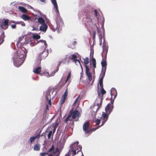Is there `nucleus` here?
<instances>
[{
  "label": "nucleus",
  "instance_id": "nucleus-13",
  "mask_svg": "<svg viewBox=\"0 0 156 156\" xmlns=\"http://www.w3.org/2000/svg\"><path fill=\"white\" fill-rule=\"evenodd\" d=\"M51 3L54 6V8L55 9V12L57 15H59V12L58 9V7L56 0H51Z\"/></svg>",
  "mask_w": 156,
  "mask_h": 156
},
{
  "label": "nucleus",
  "instance_id": "nucleus-4",
  "mask_svg": "<svg viewBox=\"0 0 156 156\" xmlns=\"http://www.w3.org/2000/svg\"><path fill=\"white\" fill-rule=\"evenodd\" d=\"M83 20L85 26H88L90 28L94 27L93 25H96L94 23V17L90 16V13L87 12L84 16Z\"/></svg>",
  "mask_w": 156,
  "mask_h": 156
},
{
  "label": "nucleus",
  "instance_id": "nucleus-11",
  "mask_svg": "<svg viewBox=\"0 0 156 156\" xmlns=\"http://www.w3.org/2000/svg\"><path fill=\"white\" fill-rule=\"evenodd\" d=\"M103 98L101 97L100 94H98V97L94 101V103L95 105H97L98 106L100 107L102 104Z\"/></svg>",
  "mask_w": 156,
  "mask_h": 156
},
{
  "label": "nucleus",
  "instance_id": "nucleus-42",
  "mask_svg": "<svg viewBox=\"0 0 156 156\" xmlns=\"http://www.w3.org/2000/svg\"><path fill=\"white\" fill-rule=\"evenodd\" d=\"M10 26L11 27V28L12 29H14L16 28V24H11Z\"/></svg>",
  "mask_w": 156,
  "mask_h": 156
},
{
  "label": "nucleus",
  "instance_id": "nucleus-50",
  "mask_svg": "<svg viewBox=\"0 0 156 156\" xmlns=\"http://www.w3.org/2000/svg\"><path fill=\"white\" fill-rule=\"evenodd\" d=\"M76 41H75L73 42V44L74 45H76Z\"/></svg>",
  "mask_w": 156,
  "mask_h": 156
},
{
  "label": "nucleus",
  "instance_id": "nucleus-28",
  "mask_svg": "<svg viewBox=\"0 0 156 156\" xmlns=\"http://www.w3.org/2000/svg\"><path fill=\"white\" fill-rule=\"evenodd\" d=\"M83 92H84V91H83ZM83 97V93L81 92L80 94L78 96L76 99L74 104H75L78 101L80 100Z\"/></svg>",
  "mask_w": 156,
  "mask_h": 156
},
{
  "label": "nucleus",
  "instance_id": "nucleus-26",
  "mask_svg": "<svg viewBox=\"0 0 156 156\" xmlns=\"http://www.w3.org/2000/svg\"><path fill=\"white\" fill-rule=\"evenodd\" d=\"M30 38L29 41L27 42H25V43L26 44H27L29 43L30 44V45L31 46H33L34 45L36 44H37L38 43V41H36V40H34V41H33V42L31 43H30Z\"/></svg>",
  "mask_w": 156,
  "mask_h": 156
},
{
  "label": "nucleus",
  "instance_id": "nucleus-46",
  "mask_svg": "<svg viewBox=\"0 0 156 156\" xmlns=\"http://www.w3.org/2000/svg\"><path fill=\"white\" fill-rule=\"evenodd\" d=\"M71 72H70L69 73L67 78H69L71 77Z\"/></svg>",
  "mask_w": 156,
  "mask_h": 156
},
{
  "label": "nucleus",
  "instance_id": "nucleus-1",
  "mask_svg": "<svg viewBox=\"0 0 156 156\" xmlns=\"http://www.w3.org/2000/svg\"><path fill=\"white\" fill-rule=\"evenodd\" d=\"M27 52L26 50L23 48L18 49L14 54L12 60L15 66L19 67L23 63L26 57Z\"/></svg>",
  "mask_w": 156,
  "mask_h": 156
},
{
  "label": "nucleus",
  "instance_id": "nucleus-24",
  "mask_svg": "<svg viewBox=\"0 0 156 156\" xmlns=\"http://www.w3.org/2000/svg\"><path fill=\"white\" fill-rule=\"evenodd\" d=\"M38 23L41 25L46 23L45 20L42 17H40L37 19Z\"/></svg>",
  "mask_w": 156,
  "mask_h": 156
},
{
  "label": "nucleus",
  "instance_id": "nucleus-3",
  "mask_svg": "<svg viewBox=\"0 0 156 156\" xmlns=\"http://www.w3.org/2000/svg\"><path fill=\"white\" fill-rule=\"evenodd\" d=\"M78 143L79 142L77 141L71 144L70 149L66 155L69 156H73L76 154L77 150V153L80 151L82 148V146L80 145H78Z\"/></svg>",
  "mask_w": 156,
  "mask_h": 156
},
{
  "label": "nucleus",
  "instance_id": "nucleus-41",
  "mask_svg": "<svg viewBox=\"0 0 156 156\" xmlns=\"http://www.w3.org/2000/svg\"><path fill=\"white\" fill-rule=\"evenodd\" d=\"M101 120L102 122L103 120H101V118H100V120L98 119L96 120L95 121V122H96V124L97 125H99L100 124V123Z\"/></svg>",
  "mask_w": 156,
  "mask_h": 156
},
{
  "label": "nucleus",
  "instance_id": "nucleus-7",
  "mask_svg": "<svg viewBox=\"0 0 156 156\" xmlns=\"http://www.w3.org/2000/svg\"><path fill=\"white\" fill-rule=\"evenodd\" d=\"M79 113L78 111L75 110L73 112L71 111L69 114L65 119V122H66L69 120L77 121L79 119Z\"/></svg>",
  "mask_w": 156,
  "mask_h": 156
},
{
  "label": "nucleus",
  "instance_id": "nucleus-56",
  "mask_svg": "<svg viewBox=\"0 0 156 156\" xmlns=\"http://www.w3.org/2000/svg\"><path fill=\"white\" fill-rule=\"evenodd\" d=\"M81 77H82V75H81V76H80V78H81Z\"/></svg>",
  "mask_w": 156,
  "mask_h": 156
},
{
  "label": "nucleus",
  "instance_id": "nucleus-47",
  "mask_svg": "<svg viewBox=\"0 0 156 156\" xmlns=\"http://www.w3.org/2000/svg\"><path fill=\"white\" fill-rule=\"evenodd\" d=\"M105 49L106 50V54H105V56H106V55H107V52H108V48H105Z\"/></svg>",
  "mask_w": 156,
  "mask_h": 156
},
{
  "label": "nucleus",
  "instance_id": "nucleus-15",
  "mask_svg": "<svg viewBox=\"0 0 156 156\" xmlns=\"http://www.w3.org/2000/svg\"><path fill=\"white\" fill-rule=\"evenodd\" d=\"M8 19L5 20L3 23H0V26L2 29H5L8 27Z\"/></svg>",
  "mask_w": 156,
  "mask_h": 156
},
{
  "label": "nucleus",
  "instance_id": "nucleus-45",
  "mask_svg": "<svg viewBox=\"0 0 156 156\" xmlns=\"http://www.w3.org/2000/svg\"><path fill=\"white\" fill-rule=\"evenodd\" d=\"M35 30L36 31L40 30L39 29L38 27L34 28L33 29H32V30Z\"/></svg>",
  "mask_w": 156,
  "mask_h": 156
},
{
  "label": "nucleus",
  "instance_id": "nucleus-35",
  "mask_svg": "<svg viewBox=\"0 0 156 156\" xmlns=\"http://www.w3.org/2000/svg\"><path fill=\"white\" fill-rule=\"evenodd\" d=\"M15 23L16 24H20L22 26H25V23L23 22L22 21H17L15 22Z\"/></svg>",
  "mask_w": 156,
  "mask_h": 156
},
{
  "label": "nucleus",
  "instance_id": "nucleus-17",
  "mask_svg": "<svg viewBox=\"0 0 156 156\" xmlns=\"http://www.w3.org/2000/svg\"><path fill=\"white\" fill-rule=\"evenodd\" d=\"M56 125L53 126L52 128V130L50 131L48 135V139H50L51 137L53 136L55 131L56 128L57 127Z\"/></svg>",
  "mask_w": 156,
  "mask_h": 156
},
{
  "label": "nucleus",
  "instance_id": "nucleus-8",
  "mask_svg": "<svg viewBox=\"0 0 156 156\" xmlns=\"http://www.w3.org/2000/svg\"><path fill=\"white\" fill-rule=\"evenodd\" d=\"M101 64L102 67V71L100 75L99 78H103L105 74V71L106 69V66L107 65L106 61L103 60L101 62Z\"/></svg>",
  "mask_w": 156,
  "mask_h": 156
},
{
  "label": "nucleus",
  "instance_id": "nucleus-22",
  "mask_svg": "<svg viewBox=\"0 0 156 156\" xmlns=\"http://www.w3.org/2000/svg\"><path fill=\"white\" fill-rule=\"evenodd\" d=\"M38 43L40 44V45H41L42 47H43V48L45 49L47 47V44L45 41L41 40L39 41Z\"/></svg>",
  "mask_w": 156,
  "mask_h": 156
},
{
  "label": "nucleus",
  "instance_id": "nucleus-31",
  "mask_svg": "<svg viewBox=\"0 0 156 156\" xmlns=\"http://www.w3.org/2000/svg\"><path fill=\"white\" fill-rule=\"evenodd\" d=\"M103 79H99L98 81V86L99 85L101 88H103Z\"/></svg>",
  "mask_w": 156,
  "mask_h": 156
},
{
  "label": "nucleus",
  "instance_id": "nucleus-23",
  "mask_svg": "<svg viewBox=\"0 0 156 156\" xmlns=\"http://www.w3.org/2000/svg\"><path fill=\"white\" fill-rule=\"evenodd\" d=\"M40 38V36L38 34L34 35L33 37L30 38V43H32L34 40L39 39Z\"/></svg>",
  "mask_w": 156,
  "mask_h": 156
},
{
  "label": "nucleus",
  "instance_id": "nucleus-38",
  "mask_svg": "<svg viewBox=\"0 0 156 156\" xmlns=\"http://www.w3.org/2000/svg\"><path fill=\"white\" fill-rule=\"evenodd\" d=\"M70 58L74 61L76 59V56L75 54H73L71 55Z\"/></svg>",
  "mask_w": 156,
  "mask_h": 156
},
{
  "label": "nucleus",
  "instance_id": "nucleus-32",
  "mask_svg": "<svg viewBox=\"0 0 156 156\" xmlns=\"http://www.w3.org/2000/svg\"><path fill=\"white\" fill-rule=\"evenodd\" d=\"M101 93H99L98 90V94H100L101 95V97L102 98H103V95L104 94H105L106 93V92L105 90L104 89L103 87V88H101Z\"/></svg>",
  "mask_w": 156,
  "mask_h": 156
},
{
  "label": "nucleus",
  "instance_id": "nucleus-49",
  "mask_svg": "<svg viewBox=\"0 0 156 156\" xmlns=\"http://www.w3.org/2000/svg\"><path fill=\"white\" fill-rule=\"evenodd\" d=\"M21 40V38H20L19 39V41H18V42H19L17 43V44H18L20 41Z\"/></svg>",
  "mask_w": 156,
  "mask_h": 156
},
{
  "label": "nucleus",
  "instance_id": "nucleus-27",
  "mask_svg": "<svg viewBox=\"0 0 156 156\" xmlns=\"http://www.w3.org/2000/svg\"><path fill=\"white\" fill-rule=\"evenodd\" d=\"M40 134L36 135L35 136L31 137L30 138V143H32L36 138H40Z\"/></svg>",
  "mask_w": 156,
  "mask_h": 156
},
{
  "label": "nucleus",
  "instance_id": "nucleus-12",
  "mask_svg": "<svg viewBox=\"0 0 156 156\" xmlns=\"http://www.w3.org/2000/svg\"><path fill=\"white\" fill-rule=\"evenodd\" d=\"M48 55V52L47 50H44L43 52L39 55V58L40 61L44 59ZM41 61H40V62Z\"/></svg>",
  "mask_w": 156,
  "mask_h": 156
},
{
  "label": "nucleus",
  "instance_id": "nucleus-16",
  "mask_svg": "<svg viewBox=\"0 0 156 156\" xmlns=\"http://www.w3.org/2000/svg\"><path fill=\"white\" fill-rule=\"evenodd\" d=\"M94 27H92L91 29L92 30L93 32V36L92 38L93 40H94L95 38L96 32L97 30L98 31V28L97 26L96 25H93Z\"/></svg>",
  "mask_w": 156,
  "mask_h": 156
},
{
  "label": "nucleus",
  "instance_id": "nucleus-36",
  "mask_svg": "<svg viewBox=\"0 0 156 156\" xmlns=\"http://www.w3.org/2000/svg\"><path fill=\"white\" fill-rule=\"evenodd\" d=\"M74 62H75V64L76 65H80V66H81V68H82V66L80 64V61L78 59H76L75 60Z\"/></svg>",
  "mask_w": 156,
  "mask_h": 156
},
{
  "label": "nucleus",
  "instance_id": "nucleus-14",
  "mask_svg": "<svg viewBox=\"0 0 156 156\" xmlns=\"http://www.w3.org/2000/svg\"><path fill=\"white\" fill-rule=\"evenodd\" d=\"M89 125V122H87L85 123L83 126V129L86 133H89L91 131L90 130H88Z\"/></svg>",
  "mask_w": 156,
  "mask_h": 156
},
{
  "label": "nucleus",
  "instance_id": "nucleus-39",
  "mask_svg": "<svg viewBox=\"0 0 156 156\" xmlns=\"http://www.w3.org/2000/svg\"><path fill=\"white\" fill-rule=\"evenodd\" d=\"M66 99V98H65L62 97L61 99L59 102L60 105H62L63 104L65 101Z\"/></svg>",
  "mask_w": 156,
  "mask_h": 156
},
{
  "label": "nucleus",
  "instance_id": "nucleus-40",
  "mask_svg": "<svg viewBox=\"0 0 156 156\" xmlns=\"http://www.w3.org/2000/svg\"><path fill=\"white\" fill-rule=\"evenodd\" d=\"M67 94H68V93H67V90H66L65 91V92L64 93L63 95H62V97L63 98H66L67 96Z\"/></svg>",
  "mask_w": 156,
  "mask_h": 156
},
{
  "label": "nucleus",
  "instance_id": "nucleus-2",
  "mask_svg": "<svg viewBox=\"0 0 156 156\" xmlns=\"http://www.w3.org/2000/svg\"><path fill=\"white\" fill-rule=\"evenodd\" d=\"M114 102H112L111 101V103H108L105 108V113L103 112L102 113V117L101 118V120L102 121V123L101 125L98 127L95 128V130L98 129L100 126H102L105 123L107 120L109 115L112 111V109L113 107V104Z\"/></svg>",
  "mask_w": 156,
  "mask_h": 156
},
{
  "label": "nucleus",
  "instance_id": "nucleus-55",
  "mask_svg": "<svg viewBox=\"0 0 156 156\" xmlns=\"http://www.w3.org/2000/svg\"><path fill=\"white\" fill-rule=\"evenodd\" d=\"M62 62V61H59V64H58V65H60V64Z\"/></svg>",
  "mask_w": 156,
  "mask_h": 156
},
{
  "label": "nucleus",
  "instance_id": "nucleus-57",
  "mask_svg": "<svg viewBox=\"0 0 156 156\" xmlns=\"http://www.w3.org/2000/svg\"><path fill=\"white\" fill-rule=\"evenodd\" d=\"M81 79H80V81H81Z\"/></svg>",
  "mask_w": 156,
  "mask_h": 156
},
{
  "label": "nucleus",
  "instance_id": "nucleus-58",
  "mask_svg": "<svg viewBox=\"0 0 156 156\" xmlns=\"http://www.w3.org/2000/svg\"><path fill=\"white\" fill-rule=\"evenodd\" d=\"M59 65H58V66H59Z\"/></svg>",
  "mask_w": 156,
  "mask_h": 156
},
{
  "label": "nucleus",
  "instance_id": "nucleus-33",
  "mask_svg": "<svg viewBox=\"0 0 156 156\" xmlns=\"http://www.w3.org/2000/svg\"><path fill=\"white\" fill-rule=\"evenodd\" d=\"M40 145L39 144H36L34 147V150L35 151H39L40 149Z\"/></svg>",
  "mask_w": 156,
  "mask_h": 156
},
{
  "label": "nucleus",
  "instance_id": "nucleus-5",
  "mask_svg": "<svg viewBox=\"0 0 156 156\" xmlns=\"http://www.w3.org/2000/svg\"><path fill=\"white\" fill-rule=\"evenodd\" d=\"M63 25V21L62 19L59 18H58L56 20V24H55L54 25L51 24L49 25L51 29L53 31H55L57 30L58 33L60 31L62 26Z\"/></svg>",
  "mask_w": 156,
  "mask_h": 156
},
{
  "label": "nucleus",
  "instance_id": "nucleus-37",
  "mask_svg": "<svg viewBox=\"0 0 156 156\" xmlns=\"http://www.w3.org/2000/svg\"><path fill=\"white\" fill-rule=\"evenodd\" d=\"M84 63L85 65H87L89 63V59L87 57H86L85 59H84Z\"/></svg>",
  "mask_w": 156,
  "mask_h": 156
},
{
  "label": "nucleus",
  "instance_id": "nucleus-29",
  "mask_svg": "<svg viewBox=\"0 0 156 156\" xmlns=\"http://www.w3.org/2000/svg\"><path fill=\"white\" fill-rule=\"evenodd\" d=\"M21 18L23 20H28L30 19V17L28 16L27 15L23 14L21 16Z\"/></svg>",
  "mask_w": 156,
  "mask_h": 156
},
{
  "label": "nucleus",
  "instance_id": "nucleus-54",
  "mask_svg": "<svg viewBox=\"0 0 156 156\" xmlns=\"http://www.w3.org/2000/svg\"><path fill=\"white\" fill-rule=\"evenodd\" d=\"M102 44V41H100V45H101Z\"/></svg>",
  "mask_w": 156,
  "mask_h": 156
},
{
  "label": "nucleus",
  "instance_id": "nucleus-59",
  "mask_svg": "<svg viewBox=\"0 0 156 156\" xmlns=\"http://www.w3.org/2000/svg\"><path fill=\"white\" fill-rule=\"evenodd\" d=\"M82 156H83V154L82 155Z\"/></svg>",
  "mask_w": 156,
  "mask_h": 156
},
{
  "label": "nucleus",
  "instance_id": "nucleus-34",
  "mask_svg": "<svg viewBox=\"0 0 156 156\" xmlns=\"http://www.w3.org/2000/svg\"><path fill=\"white\" fill-rule=\"evenodd\" d=\"M92 62L94 68H95L96 67V62L95 59L93 57L92 60Z\"/></svg>",
  "mask_w": 156,
  "mask_h": 156
},
{
  "label": "nucleus",
  "instance_id": "nucleus-9",
  "mask_svg": "<svg viewBox=\"0 0 156 156\" xmlns=\"http://www.w3.org/2000/svg\"><path fill=\"white\" fill-rule=\"evenodd\" d=\"M111 100L112 102H114V99L116 98L117 96V91L115 88H112L111 90Z\"/></svg>",
  "mask_w": 156,
  "mask_h": 156
},
{
  "label": "nucleus",
  "instance_id": "nucleus-20",
  "mask_svg": "<svg viewBox=\"0 0 156 156\" xmlns=\"http://www.w3.org/2000/svg\"><path fill=\"white\" fill-rule=\"evenodd\" d=\"M86 74L88 78H92V75L90 71V69L87 65H85Z\"/></svg>",
  "mask_w": 156,
  "mask_h": 156
},
{
  "label": "nucleus",
  "instance_id": "nucleus-21",
  "mask_svg": "<svg viewBox=\"0 0 156 156\" xmlns=\"http://www.w3.org/2000/svg\"><path fill=\"white\" fill-rule=\"evenodd\" d=\"M58 67L54 71H53L52 73H51L50 74L47 72H45V75L47 76L48 77H50L53 76H54L55 73L58 71Z\"/></svg>",
  "mask_w": 156,
  "mask_h": 156
},
{
  "label": "nucleus",
  "instance_id": "nucleus-48",
  "mask_svg": "<svg viewBox=\"0 0 156 156\" xmlns=\"http://www.w3.org/2000/svg\"><path fill=\"white\" fill-rule=\"evenodd\" d=\"M102 36H99V40L100 41H102Z\"/></svg>",
  "mask_w": 156,
  "mask_h": 156
},
{
  "label": "nucleus",
  "instance_id": "nucleus-30",
  "mask_svg": "<svg viewBox=\"0 0 156 156\" xmlns=\"http://www.w3.org/2000/svg\"><path fill=\"white\" fill-rule=\"evenodd\" d=\"M18 9L23 13H27V10L24 7L22 6H19Z\"/></svg>",
  "mask_w": 156,
  "mask_h": 156
},
{
  "label": "nucleus",
  "instance_id": "nucleus-53",
  "mask_svg": "<svg viewBox=\"0 0 156 156\" xmlns=\"http://www.w3.org/2000/svg\"><path fill=\"white\" fill-rule=\"evenodd\" d=\"M45 0H40V1L41 2H44V1Z\"/></svg>",
  "mask_w": 156,
  "mask_h": 156
},
{
  "label": "nucleus",
  "instance_id": "nucleus-10",
  "mask_svg": "<svg viewBox=\"0 0 156 156\" xmlns=\"http://www.w3.org/2000/svg\"><path fill=\"white\" fill-rule=\"evenodd\" d=\"M100 107L95 105L94 103L91 107V109H92V115L94 117L95 116L96 113L97 111L99 109Z\"/></svg>",
  "mask_w": 156,
  "mask_h": 156
},
{
  "label": "nucleus",
  "instance_id": "nucleus-25",
  "mask_svg": "<svg viewBox=\"0 0 156 156\" xmlns=\"http://www.w3.org/2000/svg\"><path fill=\"white\" fill-rule=\"evenodd\" d=\"M41 67L40 66L37 67L35 69L34 68L33 72L35 73L38 74L41 72Z\"/></svg>",
  "mask_w": 156,
  "mask_h": 156
},
{
  "label": "nucleus",
  "instance_id": "nucleus-19",
  "mask_svg": "<svg viewBox=\"0 0 156 156\" xmlns=\"http://www.w3.org/2000/svg\"><path fill=\"white\" fill-rule=\"evenodd\" d=\"M48 29V25L47 23L41 25L39 27V30L44 33H45Z\"/></svg>",
  "mask_w": 156,
  "mask_h": 156
},
{
  "label": "nucleus",
  "instance_id": "nucleus-6",
  "mask_svg": "<svg viewBox=\"0 0 156 156\" xmlns=\"http://www.w3.org/2000/svg\"><path fill=\"white\" fill-rule=\"evenodd\" d=\"M63 147V145L62 146L59 147L58 146L57 147L55 150H54V147L53 145H52L51 147V148L48 150V152H51V154H55L57 153H58L56 156H59V154L60 152L62 150ZM41 156H53L52 154H49L47 153H41L40 154Z\"/></svg>",
  "mask_w": 156,
  "mask_h": 156
},
{
  "label": "nucleus",
  "instance_id": "nucleus-18",
  "mask_svg": "<svg viewBox=\"0 0 156 156\" xmlns=\"http://www.w3.org/2000/svg\"><path fill=\"white\" fill-rule=\"evenodd\" d=\"M52 92H48L47 93L46 95V99L47 100L48 103V105L50 106H51V98H53V96H51V94H52Z\"/></svg>",
  "mask_w": 156,
  "mask_h": 156
},
{
  "label": "nucleus",
  "instance_id": "nucleus-51",
  "mask_svg": "<svg viewBox=\"0 0 156 156\" xmlns=\"http://www.w3.org/2000/svg\"><path fill=\"white\" fill-rule=\"evenodd\" d=\"M87 79V80H89V81H91V80L92 79L89 78V79Z\"/></svg>",
  "mask_w": 156,
  "mask_h": 156
},
{
  "label": "nucleus",
  "instance_id": "nucleus-52",
  "mask_svg": "<svg viewBox=\"0 0 156 156\" xmlns=\"http://www.w3.org/2000/svg\"><path fill=\"white\" fill-rule=\"evenodd\" d=\"M46 105H47V109H48V103H46Z\"/></svg>",
  "mask_w": 156,
  "mask_h": 156
},
{
  "label": "nucleus",
  "instance_id": "nucleus-43",
  "mask_svg": "<svg viewBox=\"0 0 156 156\" xmlns=\"http://www.w3.org/2000/svg\"><path fill=\"white\" fill-rule=\"evenodd\" d=\"M62 79V81H65V83H63V84L64 85L66 83L67 81H68V80L69 79H66V80H65L64 79Z\"/></svg>",
  "mask_w": 156,
  "mask_h": 156
},
{
  "label": "nucleus",
  "instance_id": "nucleus-44",
  "mask_svg": "<svg viewBox=\"0 0 156 156\" xmlns=\"http://www.w3.org/2000/svg\"><path fill=\"white\" fill-rule=\"evenodd\" d=\"M94 12L95 16L97 17L98 16V13L96 9H95L94 10Z\"/></svg>",
  "mask_w": 156,
  "mask_h": 156
}]
</instances>
